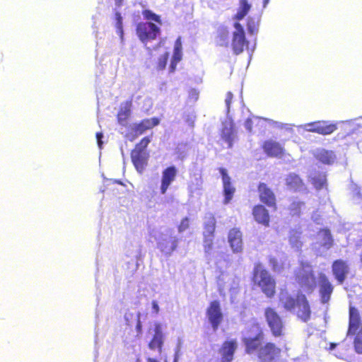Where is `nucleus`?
Wrapping results in <instances>:
<instances>
[{"mask_svg":"<svg viewBox=\"0 0 362 362\" xmlns=\"http://www.w3.org/2000/svg\"><path fill=\"white\" fill-rule=\"evenodd\" d=\"M103 137V134L101 132H98L96 134V138H97V140H98V145L100 147H101L102 146V141H101V139Z\"/></svg>","mask_w":362,"mask_h":362,"instance_id":"45","label":"nucleus"},{"mask_svg":"<svg viewBox=\"0 0 362 362\" xmlns=\"http://www.w3.org/2000/svg\"><path fill=\"white\" fill-rule=\"evenodd\" d=\"M287 188L290 190L298 191L303 187V182L300 177L295 173H290L285 178Z\"/></svg>","mask_w":362,"mask_h":362,"instance_id":"25","label":"nucleus"},{"mask_svg":"<svg viewBox=\"0 0 362 362\" xmlns=\"http://www.w3.org/2000/svg\"><path fill=\"white\" fill-rule=\"evenodd\" d=\"M182 47L181 38L179 37L175 42V46L173 49V55L170 65V72L173 73L175 71L177 64L181 61L182 57Z\"/></svg>","mask_w":362,"mask_h":362,"instance_id":"21","label":"nucleus"},{"mask_svg":"<svg viewBox=\"0 0 362 362\" xmlns=\"http://www.w3.org/2000/svg\"><path fill=\"white\" fill-rule=\"evenodd\" d=\"M274 123H275V124H276L278 127H283V124H281V123H278L277 122H274Z\"/></svg>","mask_w":362,"mask_h":362,"instance_id":"50","label":"nucleus"},{"mask_svg":"<svg viewBox=\"0 0 362 362\" xmlns=\"http://www.w3.org/2000/svg\"><path fill=\"white\" fill-rule=\"evenodd\" d=\"M164 343V335L160 324L156 323L154 327V334L149 341L148 346L152 350H157L159 354L163 351V346Z\"/></svg>","mask_w":362,"mask_h":362,"instance_id":"14","label":"nucleus"},{"mask_svg":"<svg viewBox=\"0 0 362 362\" xmlns=\"http://www.w3.org/2000/svg\"><path fill=\"white\" fill-rule=\"evenodd\" d=\"M314 156L320 162L328 165L332 164L336 159V156L332 151H328L325 148L315 150Z\"/></svg>","mask_w":362,"mask_h":362,"instance_id":"23","label":"nucleus"},{"mask_svg":"<svg viewBox=\"0 0 362 362\" xmlns=\"http://www.w3.org/2000/svg\"><path fill=\"white\" fill-rule=\"evenodd\" d=\"M259 197L262 202L272 206L275 205V197L272 191L264 183L259 185Z\"/></svg>","mask_w":362,"mask_h":362,"instance_id":"20","label":"nucleus"},{"mask_svg":"<svg viewBox=\"0 0 362 362\" xmlns=\"http://www.w3.org/2000/svg\"><path fill=\"white\" fill-rule=\"evenodd\" d=\"M218 354L221 356L222 362H226V342L223 343L221 348L219 349Z\"/></svg>","mask_w":362,"mask_h":362,"instance_id":"39","label":"nucleus"},{"mask_svg":"<svg viewBox=\"0 0 362 362\" xmlns=\"http://www.w3.org/2000/svg\"><path fill=\"white\" fill-rule=\"evenodd\" d=\"M252 214L256 221L266 226H269V215L267 210L262 205L255 206Z\"/></svg>","mask_w":362,"mask_h":362,"instance_id":"22","label":"nucleus"},{"mask_svg":"<svg viewBox=\"0 0 362 362\" xmlns=\"http://www.w3.org/2000/svg\"><path fill=\"white\" fill-rule=\"evenodd\" d=\"M259 24V18L257 17H248L247 18V30L248 32L254 35L257 33Z\"/></svg>","mask_w":362,"mask_h":362,"instance_id":"31","label":"nucleus"},{"mask_svg":"<svg viewBox=\"0 0 362 362\" xmlns=\"http://www.w3.org/2000/svg\"><path fill=\"white\" fill-rule=\"evenodd\" d=\"M159 124V119L157 117L146 118L141 120L139 123L133 125L132 130L134 137L143 134L147 130L153 129Z\"/></svg>","mask_w":362,"mask_h":362,"instance_id":"12","label":"nucleus"},{"mask_svg":"<svg viewBox=\"0 0 362 362\" xmlns=\"http://www.w3.org/2000/svg\"><path fill=\"white\" fill-rule=\"evenodd\" d=\"M296 279L300 286L308 291H313L316 286L312 267L308 264H302L300 269L297 273Z\"/></svg>","mask_w":362,"mask_h":362,"instance_id":"6","label":"nucleus"},{"mask_svg":"<svg viewBox=\"0 0 362 362\" xmlns=\"http://www.w3.org/2000/svg\"><path fill=\"white\" fill-rule=\"evenodd\" d=\"M177 175V170L175 166L170 165L165 168L162 171L160 192L162 194H165L171 185L175 180Z\"/></svg>","mask_w":362,"mask_h":362,"instance_id":"10","label":"nucleus"},{"mask_svg":"<svg viewBox=\"0 0 362 362\" xmlns=\"http://www.w3.org/2000/svg\"><path fill=\"white\" fill-rule=\"evenodd\" d=\"M115 5L117 7H120L122 6L124 0H115Z\"/></svg>","mask_w":362,"mask_h":362,"instance_id":"47","label":"nucleus"},{"mask_svg":"<svg viewBox=\"0 0 362 362\" xmlns=\"http://www.w3.org/2000/svg\"><path fill=\"white\" fill-rule=\"evenodd\" d=\"M231 93H228V95H227V97H228V100L231 97Z\"/></svg>","mask_w":362,"mask_h":362,"instance_id":"55","label":"nucleus"},{"mask_svg":"<svg viewBox=\"0 0 362 362\" xmlns=\"http://www.w3.org/2000/svg\"><path fill=\"white\" fill-rule=\"evenodd\" d=\"M230 128H231V129H233V124H230Z\"/></svg>","mask_w":362,"mask_h":362,"instance_id":"56","label":"nucleus"},{"mask_svg":"<svg viewBox=\"0 0 362 362\" xmlns=\"http://www.w3.org/2000/svg\"><path fill=\"white\" fill-rule=\"evenodd\" d=\"M227 139H228V144L230 140V136L228 134Z\"/></svg>","mask_w":362,"mask_h":362,"instance_id":"54","label":"nucleus"},{"mask_svg":"<svg viewBox=\"0 0 362 362\" xmlns=\"http://www.w3.org/2000/svg\"><path fill=\"white\" fill-rule=\"evenodd\" d=\"M206 315L209 321L214 330L217 329L223 320V315L221 311L220 303L218 300L211 302L206 310Z\"/></svg>","mask_w":362,"mask_h":362,"instance_id":"11","label":"nucleus"},{"mask_svg":"<svg viewBox=\"0 0 362 362\" xmlns=\"http://www.w3.org/2000/svg\"><path fill=\"white\" fill-rule=\"evenodd\" d=\"M269 263L274 271H276V272L280 271L281 266L279 264L276 259H275L274 257H271L269 259Z\"/></svg>","mask_w":362,"mask_h":362,"instance_id":"40","label":"nucleus"},{"mask_svg":"<svg viewBox=\"0 0 362 362\" xmlns=\"http://www.w3.org/2000/svg\"><path fill=\"white\" fill-rule=\"evenodd\" d=\"M237 349V342L235 341H228V362L232 360V355Z\"/></svg>","mask_w":362,"mask_h":362,"instance_id":"37","label":"nucleus"},{"mask_svg":"<svg viewBox=\"0 0 362 362\" xmlns=\"http://www.w3.org/2000/svg\"><path fill=\"white\" fill-rule=\"evenodd\" d=\"M268 2H269V0H264V7H265L267 6Z\"/></svg>","mask_w":362,"mask_h":362,"instance_id":"51","label":"nucleus"},{"mask_svg":"<svg viewBox=\"0 0 362 362\" xmlns=\"http://www.w3.org/2000/svg\"><path fill=\"white\" fill-rule=\"evenodd\" d=\"M116 23L115 28L117 29V33L119 35L120 37H123V25H122V17L121 13L119 11L115 12V13Z\"/></svg>","mask_w":362,"mask_h":362,"instance_id":"33","label":"nucleus"},{"mask_svg":"<svg viewBox=\"0 0 362 362\" xmlns=\"http://www.w3.org/2000/svg\"><path fill=\"white\" fill-rule=\"evenodd\" d=\"M141 314L139 313L136 315V330L138 334H141L142 332V325L140 320Z\"/></svg>","mask_w":362,"mask_h":362,"instance_id":"41","label":"nucleus"},{"mask_svg":"<svg viewBox=\"0 0 362 362\" xmlns=\"http://www.w3.org/2000/svg\"><path fill=\"white\" fill-rule=\"evenodd\" d=\"M362 327L358 310L351 307L349 309V327L348 334H356Z\"/></svg>","mask_w":362,"mask_h":362,"instance_id":"18","label":"nucleus"},{"mask_svg":"<svg viewBox=\"0 0 362 362\" xmlns=\"http://www.w3.org/2000/svg\"><path fill=\"white\" fill-rule=\"evenodd\" d=\"M245 344L246 346V351L248 354H252L260 345L259 337L257 336L252 339H245Z\"/></svg>","mask_w":362,"mask_h":362,"instance_id":"28","label":"nucleus"},{"mask_svg":"<svg viewBox=\"0 0 362 362\" xmlns=\"http://www.w3.org/2000/svg\"><path fill=\"white\" fill-rule=\"evenodd\" d=\"M215 227L216 224L214 219L209 220L204 225V247L206 251L211 248Z\"/></svg>","mask_w":362,"mask_h":362,"instance_id":"19","label":"nucleus"},{"mask_svg":"<svg viewBox=\"0 0 362 362\" xmlns=\"http://www.w3.org/2000/svg\"><path fill=\"white\" fill-rule=\"evenodd\" d=\"M177 239L175 238L171 240L170 246L165 243H162L160 244V249L162 252L170 255L176 250L177 247Z\"/></svg>","mask_w":362,"mask_h":362,"instance_id":"29","label":"nucleus"},{"mask_svg":"<svg viewBox=\"0 0 362 362\" xmlns=\"http://www.w3.org/2000/svg\"><path fill=\"white\" fill-rule=\"evenodd\" d=\"M303 205L304 204L301 202L294 201L291 204L290 209L291 210L293 214H298Z\"/></svg>","mask_w":362,"mask_h":362,"instance_id":"38","label":"nucleus"},{"mask_svg":"<svg viewBox=\"0 0 362 362\" xmlns=\"http://www.w3.org/2000/svg\"><path fill=\"white\" fill-rule=\"evenodd\" d=\"M336 345H337L336 344H333V343L331 344H330V349L331 350L334 349L335 348Z\"/></svg>","mask_w":362,"mask_h":362,"instance_id":"49","label":"nucleus"},{"mask_svg":"<svg viewBox=\"0 0 362 362\" xmlns=\"http://www.w3.org/2000/svg\"><path fill=\"white\" fill-rule=\"evenodd\" d=\"M280 302L286 310L292 311L297 308V316L303 321L306 322L310 319V310L304 295H298L297 299L295 300L287 292L281 291L280 293Z\"/></svg>","mask_w":362,"mask_h":362,"instance_id":"2","label":"nucleus"},{"mask_svg":"<svg viewBox=\"0 0 362 362\" xmlns=\"http://www.w3.org/2000/svg\"><path fill=\"white\" fill-rule=\"evenodd\" d=\"M281 353V349L272 343H267L258 352L259 362H274Z\"/></svg>","mask_w":362,"mask_h":362,"instance_id":"9","label":"nucleus"},{"mask_svg":"<svg viewBox=\"0 0 362 362\" xmlns=\"http://www.w3.org/2000/svg\"><path fill=\"white\" fill-rule=\"evenodd\" d=\"M150 142L151 139L148 136H145L135 145L131 151L132 162L136 171L140 174L144 173L148 165L149 154L146 151V148Z\"/></svg>","mask_w":362,"mask_h":362,"instance_id":"3","label":"nucleus"},{"mask_svg":"<svg viewBox=\"0 0 362 362\" xmlns=\"http://www.w3.org/2000/svg\"><path fill=\"white\" fill-rule=\"evenodd\" d=\"M169 58V53L165 52L163 54H162L158 59L157 62V69L159 71L163 70L167 64L168 60Z\"/></svg>","mask_w":362,"mask_h":362,"instance_id":"35","label":"nucleus"},{"mask_svg":"<svg viewBox=\"0 0 362 362\" xmlns=\"http://www.w3.org/2000/svg\"><path fill=\"white\" fill-rule=\"evenodd\" d=\"M332 245L333 239L329 230L324 229L318 232L315 248L319 250L320 252H326L332 247Z\"/></svg>","mask_w":362,"mask_h":362,"instance_id":"13","label":"nucleus"},{"mask_svg":"<svg viewBox=\"0 0 362 362\" xmlns=\"http://www.w3.org/2000/svg\"><path fill=\"white\" fill-rule=\"evenodd\" d=\"M132 101H127L125 106L121 107L117 115V119L119 124L126 125L129 118L131 116Z\"/></svg>","mask_w":362,"mask_h":362,"instance_id":"26","label":"nucleus"},{"mask_svg":"<svg viewBox=\"0 0 362 362\" xmlns=\"http://www.w3.org/2000/svg\"><path fill=\"white\" fill-rule=\"evenodd\" d=\"M144 18L146 21H153L158 25H162V20L160 16L153 13L150 9H144L141 12Z\"/></svg>","mask_w":362,"mask_h":362,"instance_id":"30","label":"nucleus"},{"mask_svg":"<svg viewBox=\"0 0 362 362\" xmlns=\"http://www.w3.org/2000/svg\"><path fill=\"white\" fill-rule=\"evenodd\" d=\"M354 339V348L358 354H362V327L356 333Z\"/></svg>","mask_w":362,"mask_h":362,"instance_id":"34","label":"nucleus"},{"mask_svg":"<svg viewBox=\"0 0 362 362\" xmlns=\"http://www.w3.org/2000/svg\"><path fill=\"white\" fill-rule=\"evenodd\" d=\"M250 8L251 5L248 4L247 0H239L238 11L232 18L234 21V30L233 31L231 46L235 54L243 52L247 42L243 27L238 21L243 19Z\"/></svg>","mask_w":362,"mask_h":362,"instance_id":"1","label":"nucleus"},{"mask_svg":"<svg viewBox=\"0 0 362 362\" xmlns=\"http://www.w3.org/2000/svg\"><path fill=\"white\" fill-rule=\"evenodd\" d=\"M263 148L269 156L278 157L283 153L282 146L276 141H267L264 144Z\"/></svg>","mask_w":362,"mask_h":362,"instance_id":"24","label":"nucleus"},{"mask_svg":"<svg viewBox=\"0 0 362 362\" xmlns=\"http://www.w3.org/2000/svg\"><path fill=\"white\" fill-rule=\"evenodd\" d=\"M253 281L260 287L262 291L269 298L275 293V281L269 273L261 264L254 269Z\"/></svg>","mask_w":362,"mask_h":362,"instance_id":"4","label":"nucleus"},{"mask_svg":"<svg viewBox=\"0 0 362 362\" xmlns=\"http://www.w3.org/2000/svg\"><path fill=\"white\" fill-rule=\"evenodd\" d=\"M313 185L316 189H321L326 182L325 175L320 174L318 175H314L310 177Z\"/></svg>","mask_w":362,"mask_h":362,"instance_id":"32","label":"nucleus"},{"mask_svg":"<svg viewBox=\"0 0 362 362\" xmlns=\"http://www.w3.org/2000/svg\"><path fill=\"white\" fill-rule=\"evenodd\" d=\"M147 362H158V361L156 359H155V358H148L147 359Z\"/></svg>","mask_w":362,"mask_h":362,"instance_id":"48","label":"nucleus"},{"mask_svg":"<svg viewBox=\"0 0 362 362\" xmlns=\"http://www.w3.org/2000/svg\"><path fill=\"white\" fill-rule=\"evenodd\" d=\"M221 173L222 175L223 192L226 194V170L224 168H221Z\"/></svg>","mask_w":362,"mask_h":362,"instance_id":"42","label":"nucleus"},{"mask_svg":"<svg viewBox=\"0 0 362 362\" xmlns=\"http://www.w3.org/2000/svg\"><path fill=\"white\" fill-rule=\"evenodd\" d=\"M153 308L155 313H158L159 311V307L156 301H153L152 303Z\"/></svg>","mask_w":362,"mask_h":362,"instance_id":"46","label":"nucleus"},{"mask_svg":"<svg viewBox=\"0 0 362 362\" xmlns=\"http://www.w3.org/2000/svg\"><path fill=\"white\" fill-rule=\"evenodd\" d=\"M234 192L235 189L230 185V183L228 181V202L231 199L232 194L234 193Z\"/></svg>","mask_w":362,"mask_h":362,"instance_id":"43","label":"nucleus"},{"mask_svg":"<svg viewBox=\"0 0 362 362\" xmlns=\"http://www.w3.org/2000/svg\"><path fill=\"white\" fill-rule=\"evenodd\" d=\"M313 219L315 221H319V218H315V216H313Z\"/></svg>","mask_w":362,"mask_h":362,"instance_id":"52","label":"nucleus"},{"mask_svg":"<svg viewBox=\"0 0 362 362\" xmlns=\"http://www.w3.org/2000/svg\"><path fill=\"white\" fill-rule=\"evenodd\" d=\"M245 127L249 132L252 131V120L250 119H247L245 122Z\"/></svg>","mask_w":362,"mask_h":362,"instance_id":"44","label":"nucleus"},{"mask_svg":"<svg viewBox=\"0 0 362 362\" xmlns=\"http://www.w3.org/2000/svg\"><path fill=\"white\" fill-rule=\"evenodd\" d=\"M242 233L237 228H233L228 234V243L233 253L240 254L243 252Z\"/></svg>","mask_w":362,"mask_h":362,"instance_id":"15","label":"nucleus"},{"mask_svg":"<svg viewBox=\"0 0 362 362\" xmlns=\"http://www.w3.org/2000/svg\"><path fill=\"white\" fill-rule=\"evenodd\" d=\"M189 228V218L185 217L182 218L180 224L177 226V230L179 233H182Z\"/></svg>","mask_w":362,"mask_h":362,"instance_id":"36","label":"nucleus"},{"mask_svg":"<svg viewBox=\"0 0 362 362\" xmlns=\"http://www.w3.org/2000/svg\"><path fill=\"white\" fill-rule=\"evenodd\" d=\"M238 283H237V284H235V287H233V288H232L230 290H231V291H235V290L237 288V286H238Z\"/></svg>","mask_w":362,"mask_h":362,"instance_id":"53","label":"nucleus"},{"mask_svg":"<svg viewBox=\"0 0 362 362\" xmlns=\"http://www.w3.org/2000/svg\"><path fill=\"white\" fill-rule=\"evenodd\" d=\"M136 33L143 43H147L160 35V28L152 22H139L136 26Z\"/></svg>","mask_w":362,"mask_h":362,"instance_id":"5","label":"nucleus"},{"mask_svg":"<svg viewBox=\"0 0 362 362\" xmlns=\"http://www.w3.org/2000/svg\"><path fill=\"white\" fill-rule=\"evenodd\" d=\"M319 283L320 286L321 300L323 303H325L330 298L333 287L327 276L323 274H320L319 276Z\"/></svg>","mask_w":362,"mask_h":362,"instance_id":"17","label":"nucleus"},{"mask_svg":"<svg viewBox=\"0 0 362 362\" xmlns=\"http://www.w3.org/2000/svg\"><path fill=\"white\" fill-rule=\"evenodd\" d=\"M303 128L307 132L327 135L334 132L337 129V126L334 124H327L326 121H317L305 124Z\"/></svg>","mask_w":362,"mask_h":362,"instance_id":"8","label":"nucleus"},{"mask_svg":"<svg viewBox=\"0 0 362 362\" xmlns=\"http://www.w3.org/2000/svg\"><path fill=\"white\" fill-rule=\"evenodd\" d=\"M288 241L291 247L296 251H298L303 245L300 233L297 230L290 231Z\"/></svg>","mask_w":362,"mask_h":362,"instance_id":"27","label":"nucleus"},{"mask_svg":"<svg viewBox=\"0 0 362 362\" xmlns=\"http://www.w3.org/2000/svg\"><path fill=\"white\" fill-rule=\"evenodd\" d=\"M349 266L346 262L338 259L333 262L332 273L339 284H342L349 273Z\"/></svg>","mask_w":362,"mask_h":362,"instance_id":"16","label":"nucleus"},{"mask_svg":"<svg viewBox=\"0 0 362 362\" xmlns=\"http://www.w3.org/2000/svg\"><path fill=\"white\" fill-rule=\"evenodd\" d=\"M264 317L271 329L272 334L280 337L283 334L284 323L277 312L272 308H267L264 310Z\"/></svg>","mask_w":362,"mask_h":362,"instance_id":"7","label":"nucleus"}]
</instances>
